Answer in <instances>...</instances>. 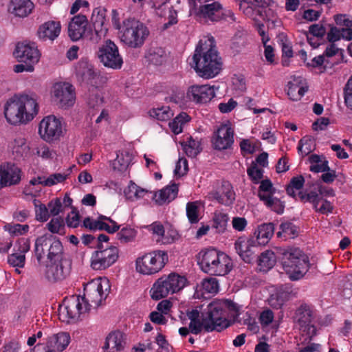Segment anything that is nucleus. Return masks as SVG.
Returning <instances> with one entry per match:
<instances>
[{"mask_svg":"<svg viewBox=\"0 0 352 352\" xmlns=\"http://www.w3.org/2000/svg\"><path fill=\"white\" fill-rule=\"evenodd\" d=\"M198 260L201 270L212 276H224L232 268L230 257L215 249L201 251Z\"/></svg>","mask_w":352,"mask_h":352,"instance_id":"obj_5","label":"nucleus"},{"mask_svg":"<svg viewBox=\"0 0 352 352\" xmlns=\"http://www.w3.org/2000/svg\"><path fill=\"white\" fill-rule=\"evenodd\" d=\"M298 197L299 200L302 203H311L316 212L321 214H328L333 212V207L331 203L327 199H322L316 191H310L309 192H300Z\"/></svg>","mask_w":352,"mask_h":352,"instance_id":"obj_21","label":"nucleus"},{"mask_svg":"<svg viewBox=\"0 0 352 352\" xmlns=\"http://www.w3.org/2000/svg\"><path fill=\"white\" fill-rule=\"evenodd\" d=\"M201 287L204 292L216 294L219 290L218 281L215 278H208L203 280Z\"/></svg>","mask_w":352,"mask_h":352,"instance_id":"obj_55","label":"nucleus"},{"mask_svg":"<svg viewBox=\"0 0 352 352\" xmlns=\"http://www.w3.org/2000/svg\"><path fill=\"white\" fill-rule=\"evenodd\" d=\"M34 204L36 207L35 212L36 219L41 222L46 221L50 216L48 208L43 204L38 206H37L36 203H34Z\"/></svg>","mask_w":352,"mask_h":352,"instance_id":"obj_60","label":"nucleus"},{"mask_svg":"<svg viewBox=\"0 0 352 352\" xmlns=\"http://www.w3.org/2000/svg\"><path fill=\"white\" fill-rule=\"evenodd\" d=\"M265 206L277 214H282L285 210V204L280 199L274 197V194L261 200Z\"/></svg>","mask_w":352,"mask_h":352,"instance_id":"obj_41","label":"nucleus"},{"mask_svg":"<svg viewBox=\"0 0 352 352\" xmlns=\"http://www.w3.org/2000/svg\"><path fill=\"white\" fill-rule=\"evenodd\" d=\"M288 293L283 290H278L271 294L268 301L271 307L275 309L280 308L288 299Z\"/></svg>","mask_w":352,"mask_h":352,"instance_id":"obj_43","label":"nucleus"},{"mask_svg":"<svg viewBox=\"0 0 352 352\" xmlns=\"http://www.w3.org/2000/svg\"><path fill=\"white\" fill-rule=\"evenodd\" d=\"M187 95L197 103H206L214 97L215 91L214 87L208 85H192L189 87Z\"/></svg>","mask_w":352,"mask_h":352,"instance_id":"obj_27","label":"nucleus"},{"mask_svg":"<svg viewBox=\"0 0 352 352\" xmlns=\"http://www.w3.org/2000/svg\"><path fill=\"white\" fill-rule=\"evenodd\" d=\"M21 170L12 163L0 165V190L4 187L19 184L21 181Z\"/></svg>","mask_w":352,"mask_h":352,"instance_id":"obj_24","label":"nucleus"},{"mask_svg":"<svg viewBox=\"0 0 352 352\" xmlns=\"http://www.w3.org/2000/svg\"><path fill=\"white\" fill-rule=\"evenodd\" d=\"M89 310V308L85 304L83 299L80 296H72L65 298L63 306L60 307L61 314H65L69 319H77L80 316Z\"/></svg>","mask_w":352,"mask_h":352,"instance_id":"obj_20","label":"nucleus"},{"mask_svg":"<svg viewBox=\"0 0 352 352\" xmlns=\"http://www.w3.org/2000/svg\"><path fill=\"white\" fill-rule=\"evenodd\" d=\"M247 174L251 181L255 184H258L263 175V170L257 166V164L252 163L250 166L247 169Z\"/></svg>","mask_w":352,"mask_h":352,"instance_id":"obj_54","label":"nucleus"},{"mask_svg":"<svg viewBox=\"0 0 352 352\" xmlns=\"http://www.w3.org/2000/svg\"><path fill=\"white\" fill-rule=\"evenodd\" d=\"M282 255L283 267L292 280L302 278L309 268L308 256L298 248L277 249Z\"/></svg>","mask_w":352,"mask_h":352,"instance_id":"obj_4","label":"nucleus"},{"mask_svg":"<svg viewBox=\"0 0 352 352\" xmlns=\"http://www.w3.org/2000/svg\"><path fill=\"white\" fill-rule=\"evenodd\" d=\"M98 246L91 258V267L94 270H104L113 265L119 257V250L115 246L102 249Z\"/></svg>","mask_w":352,"mask_h":352,"instance_id":"obj_11","label":"nucleus"},{"mask_svg":"<svg viewBox=\"0 0 352 352\" xmlns=\"http://www.w3.org/2000/svg\"><path fill=\"white\" fill-rule=\"evenodd\" d=\"M178 193V186L175 184L168 186L155 195V201L159 204L170 202L175 199Z\"/></svg>","mask_w":352,"mask_h":352,"instance_id":"obj_35","label":"nucleus"},{"mask_svg":"<svg viewBox=\"0 0 352 352\" xmlns=\"http://www.w3.org/2000/svg\"><path fill=\"white\" fill-rule=\"evenodd\" d=\"M151 117L160 121L169 120L173 116V113L169 107L154 108L149 111Z\"/></svg>","mask_w":352,"mask_h":352,"instance_id":"obj_44","label":"nucleus"},{"mask_svg":"<svg viewBox=\"0 0 352 352\" xmlns=\"http://www.w3.org/2000/svg\"><path fill=\"white\" fill-rule=\"evenodd\" d=\"M309 34L310 36L321 38L326 33L325 28L319 24L311 25L309 27Z\"/></svg>","mask_w":352,"mask_h":352,"instance_id":"obj_64","label":"nucleus"},{"mask_svg":"<svg viewBox=\"0 0 352 352\" xmlns=\"http://www.w3.org/2000/svg\"><path fill=\"white\" fill-rule=\"evenodd\" d=\"M309 161L311 165L310 170L314 173H320L329 170L328 162L322 160L319 155H311L309 157Z\"/></svg>","mask_w":352,"mask_h":352,"instance_id":"obj_45","label":"nucleus"},{"mask_svg":"<svg viewBox=\"0 0 352 352\" xmlns=\"http://www.w3.org/2000/svg\"><path fill=\"white\" fill-rule=\"evenodd\" d=\"M14 55L20 63H28L36 65L40 59V52L35 43L27 41L16 44Z\"/></svg>","mask_w":352,"mask_h":352,"instance_id":"obj_18","label":"nucleus"},{"mask_svg":"<svg viewBox=\"0 0 352 352\" xmlns=\"http://www.w3.org/2000/svg\"><path fill=\"white\" fill-rule=\"evenodd\" d=\"M98 56L105 67L114 69L121 68L123 63L118 46L110 40L99 48Z\"/></svg>","mask_w":352,"mask_h":352,"instance_id":"obj_15","label":"nucleus"},{"mask_svg":"<svg viewBox=\"0 0 352 352\" xmlns=\"http://www.w3.org/2000/svg\"><path fill=\"white\" fill-rule=\"evenodd\" d=\"M307 91V89L300 87L296 83L289 82L288 83L287 95L292 100L297 101L300 100Z\"/></svg>","mask_w":352,"mask_h":352,"instance_id":"obj_48","label":"nucleus"},{"mask_svg":"<svg viewBox=\"0 0 352 352\" xmlns=\"http://www.w3.org/2000/svg\"><path fill=\"white\" fill-rule=\"evenodd\" d=\"M47 208L50 215L56 216L64 210L62 201L60 198L52 199L47 204Z\"/></svg>","mask_w":352,"mask_h":352,"instance_id":"obj_58","label":"nucleus"},{"mask_svg":"<svg viewBox=\"0 0 352 352\" xmlns=\"http://www.w3.org/2000/svg\"><path fill=\"white\" fill-rule=\"evenodd\" d=\"M8 262L13 267H23L25 262V254L13 253L8 256Z\"/></svg>","mask_w":352,"mask_h":352,"instance_id":"obj_61","label":"nucleus"},{"mask_svg":"<svg viewBox=\"0 0 352 352\" xmlns=\"http://www.w3.org/2000/svg\"><path fill=\"white\" fill-rule=\"evenodd\" d=\"M199 76L212 78L222 69V60L216 49L214 39L200 40L190 62Z\"/></svg>","mask_w":352,"mask_h":352,"instance_id":"obj_3","label":"nucleus"},{"mask_svg":"<svg viewBox=\"0 0 352 352\" xmlns=\"http://www.w3.org/2000/svg\"><path fill=\"white\" fill-rule=\"evenodd\" d=\"M120 228V226L113 220L104 215H100L96 220V230H106L109 233H114Z\"/></svg>","mask_w":352,"mask_h":352,"instance_id":"obj_38","label":"nucleus"},{"mask_svg":"<svg viewBox=\"0 0 352 352\" xmlns=\"http://www.w3.org/2000/svg\"><path fill=\"white\" fill-rule=\"evenodd\" d=\"M274 226L272 223L258 226L254 232L257 245H266L274 235Z\"/></svg>","mask_w":352,"mask_h":352,"instance_id":"obj_33","label":"nucleus"},{"mask_svg":"<svg viewBox=\"0 0 352 352\" xmlns=\"http://www.w3.org/2000/svg\"><path fill=\"white\" fill-rule=\"evenodd\" d=\"M64 126L62 120L53 115L45 116L39 124L38 133L46 142H52L63 135Z\"/></svg>","mask_w":352,"mask_h":352,"instance_id":"obj_13","label":"nucleus"},{"mask_svg":"<svg viewBox=\"0 0 352 352\" xmlns=\"http://www.w3.org/2000/svg\"><path fill=\"white\" fill-rule=\"evenodd\" d=\"M239 307L231 300L214 299L201 314L197 309L188 310L191 333L199 334L206 332H221L230 325V318L237 315Z\"/></svg>","mask_w":352,"mask_h":352,"instance_id":"obj_1","label":"nucleus"},{"mask_svg":"<svg viewBox=\"0 0 352 352\" xmlns=\"http://www.w3.org/2000/svg\"><path fill=\"white\" fill-rule=\"evenodd\" d=\"M208 197L210 200H215L219 204L230 206L235 200V192L229 182L222 181L221 185L215 190L208 192Z\"/></svg>","mask_w":352,"mask_h":352,"instance_id":"obj_22","label":"nucleus"},{"mask_svg":"<svg viewBox=\"0 0 352 352\" xmlns=\"http://www.w3.org/2000/svg\"><path fill=\"white\" fill-rule=\"evenodd\" d=\"M315 318V312L312 305L306 303L301 304L296 310L294 320L297 322L300 328L315 330L311 324Z\"/></svg>","mask_w":352,"mask_h":352,"instance_id":"obj_26","label":"nucleus"},{"mask_svg":"<svg viewBox=\"0 0 352 352\" xmlns=\"http://www.w3.org/2000/svg\"><path fill=\"white\" fill-rule=\"evenodd\" d=\"M305 183V179L302 175L294 177L291 179L289 184L286 187V192L288 195L299 200L298 192L294 191V188H296V190H300Z\"/></svg>","mask_w":352,"mask_h":352,"instance_id":"obj_42","label":"nucleus"},{"mask_svg":"<svg viewBox=\"0 0 352 352\" xmlns=\"http://www.w3.org/2000/svg\"><path fill=\"white\" fill-rule=\"evenodd\" d=\"M71 342V337L68 332L60 331L52 334L46 340L43 346L44 352H63Z\"/></svg>","mask_w":352,"mask_h":352,"instance_id":"obj_25","label":"nucleus"},{"mask_svg":"<svg viewBox=\"0 0 352 352\" xmlns=\"http://www.w3.org/2000/svg\"><path fill=\"white\" fill-rule=\"evenodd\" d=\"M344 102L348 108L352 109V77L349 78L344 88Z\"/></svg>","mask_w":352,"mask_h":352,"instance_id":"obj_63","label":"nucleus"},{"mask_svg":"<svg viewBox=\"0 0 352 352\" xmlns=\"http://www.w3.org/2000/svg\"><path fill=\"white\" fill-rule=\"evenodd\" d=\"M313 141L311 138L304 137L298 142V151L302 156H306L312 151Z\"/></svg>","mask_w":352,"mask_h":352,"instance_id":"obj_56","label":"nucleus"},{"mask_svg":"<svg viewBox=\"0 0 352 352\" xmlns=\"http://www.w3.org/2000/svg\"><path fill=\"white\" fill-rule=\"evenodd\" d=\"M184 151L188 157H196L201 151L200 141L190 137L184 146Z\"/></svg>","mask_w":352,"mask_h":352,"instance_id":"obj_49","label":"nucleus"},{"mask_svg":"<svg viewBox=\"0 0 352 352\" xmlns=\"http://www.w3.org/2000/svg\"><path fill=\"white\" fill-rule=\"evenodd\" d=\"M184 276L177 273H170L159 278L151 289V296L153 300H160L169 294L177 293L182 290L187 284Z\"/></svg>","mask_w":352,"mask_h":352,"instance_id":"obj_8","label":"nucleus"},{"mask_svg":"<svg viewBox=\"0 0 352 352\" xmlns=\"http://www.w3.org/2000/svg\"><path fill=\"white\" fill-rule=\"evenodd\" d=\"M257 248L258 245L253 238L240 236L234 243V248L237 254L248 263L253 261Z\"/></svg>","mask_w":352,"mask_h":352,"instance_id":"obj_23","label":"nucleus"},{"mask_svg":"<svg viewBox=\"0 0 352 352\" xmlns=\"http://www.w3.org/2000/svg\"><path fill=\"white\" fill-rule=\"evenodd\" d=\"M107 10L104 8H96L93 10L91 22L94 26V32L91 33L90 40L94 43H98L107 35L108 28L106 22Z\"/></svg>","mask_w":352,"mask_h":352,"instance_id":"obj_19","label":"nucleus"},{"mask_svg":"<svg viewBox=\"0 0 352 352\" xmlns=\"http://www.w3.org/2000/svg\"><path fill=\"white\" fill-rule=\"evenodd\" d=\"M147 61L155 65H160L166 60V53L162 47H152L145 55Z\"/></svg>","mask_w":352,"mask_h":352,"instance_id":"obj_37","label":"nucleus"},{"mask_svg":"<svg viewBox=\"0 0 352 352\" xmlns=\"http://www.w3.org/2000/svg\"><path fill=\"white\" fill-rule=\"evenodd\" d=\"M38 96L34 93L15 94L4 106V114L11 124H27L32 121L39 111Z\"/></svg>","mask_w":352,"mask_h":352,"instance_id":"obj_2","label":"nucleus"},{"mask_svg":"<svg viewBox=\"0 0 352 352\" xmlns=\"http://www.w3.org/2000/svg\"><path fill=\"white\" fill-rule=\"evenodd\" d=\"M137 231L130 227H124L117 233V239L120 243L125 244L133 241L136 237Z\"/></svg>","mask_w":352,"mask_h":352,"instance_id":"obj_46","label":"nucleus"},{"mask_svg":"<svg viewBox=\"0 0 352 352\" xmlns=\"http://www.w3.org/2000/svg\"><path fill=\"white\" fill-rule=\"evenodd\" d=\"M234 126L230 122L221 124L212 137L214 148L219 151L230 148L234 143Z\"/></svg>","mask_w":352,"mask_h":352,"instance_id":"obj_17","label":"nucleus"},{"mask_svg":"<svg viewBox=\"0 0 352 352\" xmlns=\"http://www.w3.org/2000/svg\"><path fill=\"white\" fill-rule=\"evenodd\" d=\"M76 72L83 78L91 77L94 74L91 65L87 59H82L77 63Z\"/></svg>","mask_w":352,"mask_h":352,"instance_id":"obj_51","label":"nucleus"},{"mask_svg":"<svg viewBox=\"0 0 352 352\" xmlns=\"http://www.w3.org/2000/svg\"><path fill=\"white\" fill-rule=\"evenodd\" d=\"M45 276L52 283L65 279L70 273V263L61 255L60 261H52L45 263Z\"/></svg>","mask_w":352,"mask_h":352,"instance_id":"obj_16","label":"nucleus"},{"mask_svg":"<svg viewBox=\"0 0 352 352\" xmlns=\"http://www.w3.org/2000/svg\"><path fill=\"white\" fill-rule=\"evenodd\" d=\"M228 221V216L227 214L221 212H216L213 217V226L217 228L219 232H223Z\"/></svg>","mask_w":352,"mask_h":352,"instance_id":"obj_53","label":"nucleus"},{"mask_svg":"<svg viewBox=\"0 0 352 352\" xmlns=\"http://www.w3.org/2000/svg\"><path fill=\"white\" fill-rule=\"evenodd\" d=\"M109 288L107 278L93 280L85 287L84 296L81 298L89 309L91 307H97L107 296Z\"/></svg>","mask_w":352,"mask_h":352,"instance_id":"obj_10","label":"nucleus"},{"mask_svg":"<svg viewBox=\"0 0 352 352\" xmlns=\"http://www.w3.org/2000/svg\"><path fill=\"white\" fill-rule=\"evenodd\" d=\"M5 229L8 230L11 234L21 235L28 232L29 226L28 225L21 224H6L4 226Z\"/></svg>","mask_w":352,"mask_h":352,"instance_id":"obj_59","label":"nucleus"},{"mask_svg":"<svg viewBox=\"0 0 352 352\" xmlns=\"http://www.w3.org/2000/svg\"><path fill=\"white\" fill-rule=\"evenodd\" d=\"M201 202L190 201L186 204V216L191 224L197 223L201 217L200 216Z\"/></svg>","mask_w":352,"mask_h":352,"instance_id":"obj_39","label":"nucleus"},{"mask_svg":"<svg viewBox=\"0 0 352 352\" xmlns=\"http://www.w3.org/2000/svg\"><path fill=\"white\" fill-rule=\"evenodd\" d=\"M276 263V256L272 250H266L261 254L258 258V265L260 271L267 272Z\"/></svg>","mask_w":352,"mask_h":352,"instance_id":"obj_36","label":"nucleus"},{"mask_svg":"<svg viewBox=\"0 0 352 352\" xmlns=\"http://www.w3.org/2000/svg\"><path fill=\"white\" fill-rule=\"evenodd\" d=\"M67 178V175L62 173H54L50 175L45 180V186H52L58 183L64 182Z\"/></svg>","mask_w":352,"mask_h":352,"instance_id":"obj_62","label":"nucleus"},{"mask_svg":"<svg viewBox=\"0 0 352 352\" xmlns=\"http://www.w3.org/2000/svg\"><path fill=\"white\" fill-rule=\"evenodd\" d=\"M14 152L23 157L30 156V147L23 138H18L14 140Z\"/></svg>","mask_w":352,"mask_h":352,"instance_id":"obj_50","label":"nucleus"},{"mask_svg":"<svg viewBox=\"0 0 352 352\" xmlns=\"http://www.w3.org/2000/svg\"><path fill=\"white\" fill-rule=\"evenodd\" d=\"M34 252L38 265L41 266L48 261H60L63 247L52 234H44L36 239Z\"/></svg>","mask_w":352,"mask_h":352,"instance_id":"obj_6","label":"nucleus"},{"mask_svg":"<svg viewBox=\"0 0 352 352\" xmlns=\"http://www.w3.org/2000/svg\"><path fill=\"white\" fill-rule=\"evenodd\" d=\"M88 21L85 15L78 14L71 19L68 25V36L74 41H78L85 34Z\"/></svg>","mask_w":352,"mask_h":352,"instance_id":"obj_28","label":"nucleus"},{"mask_svg":"<svg viewBox=\"0 0 352 352\" xmlns=\"http://www.w3.org/2000/svg\"><path fill=\"white\" fill-rule=\"evenodd\" d=\"M52 98L61 108L72 107L76 100L75 89L69 82H57L52 87Z\"/></svg>","mask_w":352,"mask_h":352,"instance_id":"obj_14","label":"nucleus"},{"mask_svg":"<svg viewBox=\"0 0 352 352\" xmlns=\"http://www.w3.org/2000/svg\"><path fill=\"white\" fill-rule=\"evenodd\" d=\"M262 0H241L239 3V10L248 18L258 21L262 16V8L258 2Z\"/></svg>","mask_w":352,"mask_h":352,"instance_id":"obj_31","label":"nucleus"},{"mask_svg":"<svg viewBox=\"0 0 352 352\" xmlns=\"http://www.w3.org/2000/svg\"><path fill=\"white\" fill-rule=\"evenodd\" d=\"M48 230L52 233L60 234L64 229L65 223L61 217H55L47 223Z\"/></svg>","mask_w":352,"mask_h":352,"instance_id":"obj_57","label":"nucleus"},{"mask_svg":"<svg viewBox=\"0 0 352 352\" xmlns=\"http://www.w3.org/2000/svg\"><path fill=\"white\" fill-rule=\"evenodd\" d=\"M168 261V256L166 252L153 251L136 259V270L144 275L155 274L162 270Z\"/></svg>","mask_w":352,"mask_h":352,"instance_id":"obj_9","label":"nucleus"},{"mask_svg":"<svg viewBox=\"0 0 352 352\" xmlns=\"http://www.w3.org/2000/svg\"><path fill=\"white\" fill-rule=\"evenodd\" d=\"M278 237H283L285 240L294 238L296 236V227L291 222H285L280 224V231L277 233Z\"/></svg>","mask_w":352,"mask_h":352,"instance_id":"obj_47","label":"nucleus"},{"mask_svg":"<svg viewBox=\"0 0 352 352\" xmlns=\"http://www.w3.org/2000/svg\"><path fill=\"white\" fill-rule=\"evenodd\" d=\"M126 345L124 333L119 331L110 332L106 338L104 349H108L109 352H120Z\"/></svg>","mask_w":352,"mask_h":352,"instance_id":"obj_29","label":"nucleus"},{"mask_svg":"<svg viewBox=\"0 0 352 352\" xmlns=\"http://www.w3.org/2000/svg\"><path fill=\"white\" fill-rule=\"evenodd\" d=\"M34 9V3L30 0H12L9 10L19 17H25Z\"/></svg>","mask_w":352,"mask_h":352,"instance_id":"obj_32","label":"nucleus"},{"mask_svg":"<svg viewBox=\"0 0 352 352\" xmlns=\"http://www.w3.org/2000/svg\"><path fill=\"white\" fill-rule=\"evenodd\" d=\"M148 35L149 30L143 23L135 19L123 21L120 38L126 46L140 48L144 45Z\"/></svg>","mask_w":352,"mask_h":352,"instance_id":"obj_7","label":"nucleus"},{"mask_svg":"<svg viewBox=\"0 0 352 352\" xmlns=\"http://www.w3.org/2000/svg\"><path fill=\"white\" fill-rule=\"evenodd\" d=\"M259 183H261V184L258 190V196L260 200L265 199L269 195L274 194L275 189L270 179H264L261 181Z\"/></svg>","mask_w":352,"mask_h":352,"instance_id":"obj_52","label":"nucleus"},{"mask_svg":"<svg viewBox=\"0 0 352 352\" xmlns=\"http://www.w3.org/2000/svg\"><path fill=\"white\" fill-rule=\"evenodd\" d=\"M60 29L61 26L59 22L47 21L39 27L37 34L42 41H54L59 35Z\"/></svg>","mask_w":352,"mask_h":352,"instance_id":"obj_30","label":"nucleus"},{"mask_svg":"<svg viewBox=\"0 0 352 352\" xmlns=\"http://www.w3.org/2000/svg\"><path fill=\"white\" fill-rule=\"evenodd\" d=\"M197 16L201 21L217 22L228 17L232 21L235 20L234 13L231 10H224L222 6L217 1L201 6Z\"/></svg>","mask_w":352,"mask_h":352,"instance_id":"obj_12","label":"nucleus"},{"mask_svg":"<svg viewBox=\"0 0 352 352\" xmlns=\"http://www.w3.org/2000/svg\"><path fill=\"white\" fill-rule=\"evenodd\" d=\"M133 159V156L127 151H118L117 153V157L113 161V168L119 171L125 170Z\"/></svg>","mask_w":352,"mask_h":352,"instance_id":"obj_40","label":"nucleus"},{"mask_svg":"<svg viewBox=\"0 0 352 352\" xmlns=\"http://www.w3.org/2000/svg\"><path fill=\"white\" fill-rule=\"evenodd\" d=\"M148 230L157 236L156 241L163 244H170L175 241V236L169 232H165L164 228L160 222H154L148 227Z\"/></svg>","mask_w":352,"mask_h":352,"instance_id":"obj_34","label":"nucleus"}]
</instances>
